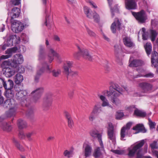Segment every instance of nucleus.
<instances>
[{
  "label": "nucleus",
  "mask_w": 158,
  "mask_h": 158,
  "mask_svg": "<svg viewBox=\"0 0 158 158\" xmlns=\"http://www.w3.org/2000/svg\"><path fill=\"white\" fill-rule=\"evenodd\" d=\"M134 114L137 116L144 118L146 116L147 114L145 112H143L136 109L134 111Z\"/></svg>",
  "instance_id": "obj_35"
},
{
  "label": "nucleus",
  "mask_w": 158,
  "mask_h": 158,
  "mask_svg": "<svg viewBox=\"0 0 158 158\" xmlns=\"http://www.w3.org/2000/svg\"><path fill=\"white\" fill-rule=\"evenodd\" d=\"M5 82L4 79L0 77V89L2 88V86L4 87Z\"/></svg>",
  "instance_id": "obj_59"
},
{
  "label": "nucleus",
  "mask_w": 158,
  "mask_h": 158,
  "mask_svg": "<svg viewBox=\"0 0 158 158\" xmlns=\"http://www.w3.org/2000/svg\"><path fill=\"white\" fill-rule=\"evenodd\" d=\"M15 82L16 84H21V83L23 79V76L20 73H18L15 76L14 78Z\"/></svg>",
  "instance_id": "obj_30"
},
{
  "label": "nucleus",
  "mask_w": 158,
  "mask_h": 158,
  "mask_svg": "<svg viewBox=\"0 0 158 158\" xmlns=\"http://www.w3.org/2000/svg\"><path fill=\"white\" fill-rule=\"evenodd\" d=\"M45 56L44 48L43 46L40 45V46L39 59L41 60L43 59Z\"/></svg>",
  "instance_id": "obj_37"
},
{
  "label": "nucleus",
  "mask_w": 158,
  "mask_h": 158,
  "mask_svg": "<svg viewBox=\"0 0 158 158\" xmlns=\"http://www.w3.org/2000/svg\"><path fill=\"white\" fill-rule=\"evenodd\" d=\"M145 50L148 56L151 54L152 51V45L151 43H147L144 46Z\"/></svg>",
  "instance_id": "obj_34"
},
{
  "label": "nucleus",
  "mask_w": 158,
  "mask_h": 158,
  "mask_svg": "<svg viewBox=\"0 0 158 158\" xmlns=\"http://www.w3.org/2000/svg\"><path fill=\"white\" fill-rule=\"evenodd\" d=\"M101 107L100 103L95 105L92 111L93 113L97 114L100 113L101 111Z\"/></svg>",
  "instance_id": "obj_40"
},
{
  "label": "nucleus",
  "mask_w": 158,
  "mask_h": 158,
  "mask_svg": "<svg viewBox=\"0 0 158 158\" xmlns=\"http://www.w3.org/2000/svg\"><path fill=\"white\" fill-rule=\"evenodd\" d=\"M45 21L44 23L45 25L47 26H48V22H49L50 20V16L49 15H46V18H45Z\"/></svg>",
  "instance_id": "obj_60"
},
{
  "label": "nucleus",
  "mask_w": 158,
  "mask_h": 158,
  "mask_svg": "<svg viewBox=\"0 0 158 158\" xmlns=\"http://www.w3.org/2000/svg\"><path fill=\"white\" fill-rule=\"evenodd\" d=\"M151 57V62L152 66L155 68L158 65V53L153 49Z\"/></svg>",
  "instance_id": "obj_17"
},
{
  "label": "nucleus",
  "mask_w": 158,
  "mask_h": 158,
  "mask_svg": "<svg viewBox=\"0 0 158 158\" xmlns=\"http://www.w3.org/2000/svg\"><path fill=\"white\" fill-rule=\"evenodd\" d=\"M44 65L45 68V71L46 72L48 73H52V75L53 76L55 77H58L60 73V71L56 70H53L51 71V69H50L49 65L46 62H44Z\"/></svg>",
  "instance_id": "obj_23"
},
{
  "label": "nucleus",
  "mask_w": 158,
  "mask_h": 158,
  "mask_svg": "<svg viewBox=\"0 0 158 158\" xmlns=\"http://www.w3.org/2000/svg\"><path fill=\"white\" fill-rule=\"evenodd\" d=\"M27 95V93L26 91L22 90L19 92H17L15 95L16 99L20 101L21 104L23 105H24L27 107H29L30 106V104H27V99L26 98V96Z\"/></svg>",
  "instance_id": "obj_8"
},
{
  "label": "nucleus",
  "mask_w": 158,
  "mask_h": 158,
  "mask_svg": "<svg viewBox=\"0 0 158 158\" xmlns=\"http://www.w3.org/2000/svg\"><path fill=\"white\" fill-rule=\"evenodd\" d=\"M17 125L19 129H22L26 128L27 126L26 122L21 119H19L18 120Z\"/></svg>",
  "instance_id": "obj_29"
},
{
  "label": "nucleus",
  "mask_w": 158,
  "mask_h": 158,
  "mask_svg": "<svg viewBox=\"0 0 158 158\" xmlns=\"http://www.w3.org/2000/svg\"><path fill=\"white\" fill-rule=\"evenodd\" d=\"M125 7L128 10H135L137 8L135 0H125Z\"/></svg>",
  "instance_id": "obj_18"
},
{
  "label": "nucleus",
  "mask_w": 158,
  "mask_h": 158,
  "mask_svg": "<svg viewBox=\"0 0 158 158\" xmlns=\"http://www.w3.org/2000/svg\"><path fill=\"white\" fill-rule=\"evenodd\" d=\"M19 136L21 139H24L26 136L23 131H19Z\"/></svg>",
  "instance_id": "obj_55"
},
{
  "label": "nucleus",
  "mask_w": 158,
  "mask_h": 158,
  "mask_svg": "<svg viewBox=\"0 0 158 158\" xmlns=\"http://www.w3.org/2000/svg\"><path fill=\"white\" fill-rule=\"evenodd\" d=\"M16 105V104L15 101V103L12 106H8V108H10L9 110L6 113V115L8 117H10L15 115L16 110L15 107Z\"/></svg>",
  "instance_id": "obj_24"
},
{
  "label": "nucleus",
  "mask_w": 158,
  "mask_h": 158,
  "mask_svg": "<svg viewBox=\"0 0 158 158\" xmlns=\"http://www.w3.org/2000/svg\"><path fill=\"white\" fill-rule=\"evenodd\" d=\"M33 107H31L28 110L26 114V115L28 118H30V117L32 116L33 115Z\"/></svg>",
  "instance_id": "obj_43"
},
{
  "label": "nucleus",
  "mask_w": 158,
  "mask_h": 158,
  "mask_svg": "<svg viewBox=\"0 0 158 158\" xmlns=\"http://www.w3.org/2000/svg\"><path fill=\"white\" fill-rule=\"evenodd\" d=\"M143 64V62L140 60L133 59L130 63L129 66L130 67H137L141 66Z\"/></svg>",
  "instance_id": "obj_26"
},
{
  "label": "nucleus",
  "mask_w": 158,
  "mask_h": 158,
  "mask_svg": "<svg viewBox=\"0 0 158 158\" xmlns=\"http://www.w3.org/2000/svg\"><path fill=\"white\" fill-rule=\"evenodd\" d=\"M77 48L79 51L75 52L73 55L74 57L75 58L79 59L80 56L82 55L84 58L88 59L89 60H92V57L89 54L87 49H81L78 46H77Z\"/></svg>",
  "instance_id": "obj_7"
},
{
  "label": "nucleus",
  "mask_w": 158,
  "mask_h": 158,
  "mask_svg": "<svg viewBox=\"0 0 158 158\" xmlns=\"http://www.w3.org/2000/svg\"><path fill=\"white\" fill-rule=\"evenodd\" d=\"M21 10L19 8L14 7L12 8L10 12H8V14L11 16L10 19H14L15 18L18 17L20 15Z\"/></svg>",
  "instance_id": "obj_19"
},
{
  "label": "nucleus",
  "mask_w": 158,
  "mask_h": 158,
  "mask_svg": "<svg viewBox=\"0 0 158 158\" xmlns=\"http://www.w3.org/2000/svg\"><path fill=\"white\" fill-rule=\"evenodd\" d=\"M7 98V99L4 101L3 97H0V105L5 108H7L8 106H12L15 103V100L13 98Z\"/></svg>",
  "instance_id": "obj_14"
},
{
  "label": "nucleus",
  "mask_w": 158,
  "mask_h": 158,
  "mask_svg": "<svg viewBox=\"0 0 158 158\" xmlns=\"http://www.w3.org/2000/svg\"><path fill=\"white\" fill-rule=\"evenodd\" d=\"M16 38V35H10L5 40L3 45H1V48L3 51L5 50L6 47L13 46L14 40Z\"/></svg>",
  "instance_id": "obj_12"
},
{
  "label": "nucleus",
  "mask_w": 158,
  "mask_h": 158,
  "mask_svg": "<svg viewBox=\"0 0 158 158\" xmlns=\"http://www.w3.org/2000/svg\"><path fill=\"white\" fill-rule=\"evenodd\" d=\"M158 25V21L156 19H152L151 20V25L153 27H155Z\"/></svg>",
  "instance_id": "obj_47"
},
{
  "label": "nucleus",
  "mask_w": 158,
  "mask_h": 158,
  "mask_svg": "<svg viewBox=\"0 0 158 158\" xmlns=\"http://www.w3.org/2000/svg\"><path fill=\"white\" fill-rule=\"evenodd\" d=\"M139 85L142 90V92L144 93H150L152 92L153 89L152 85L149 82H141L139 84Z\"/></svg>",
  "instance_id": "obj_10"
},
{
  "label": "nucleus",
  "mask_w": 158,
  "mask_h": 158,
  "mask_svg": "<svg viewBox=\"0 0 158 158\" xmlns=\"http://www.w3.org/2000/svg\"><path fill=\"white\" fill-rule=\"evenodd\" d=\"M47 0H41L42 3L43 5L45 6V13H46V12L47 11Z\"/></svg>",
  "instance_id": "obj_61"
},
{
  "label": "nucleus",
  "mask_w": 158,
  "mask_h": 158,
  "mask_svg": "<svg viewBox=\"0 0 158 158\" xmlns=\"http://www.w3.org/2000/svg\"><path fill=\"white\" fill-rule=\"evenodd\" d=\"M107 96H111V100L112 103L117 106L120 103V101L118 97L122 94L123 89L116 83L113 84L109 88V91H107Z\"/></svg>",
  "instance_id": "obj_2"
},
{
  "label": "nucleus",
  "mask_w": 158,
  "mask_h": 158,
  "mask_svg": "<svg viewBox=\"0 0 158 158\" xmlns=\"http://www.w3.org/2000/svg\"><path fill=\"white\" fill-rule=\"evenodd\" d=\"M132 15L138 22L140 23H145L148 19L147 15L143 10L138 12H132Z\"/></svg>",
  "instance_id": "obj_6"
},
{
  "label": "nucleus",
  "mask_w": 158,
  "mask_h": 158,
  "mask_svg": "<svg viewBox=\"0 0 158 158\" xmlns=\"http://www.w3.org/2000/svg\"><path fill=\"white\" fill-rule=\"evenodd\" d=\"M17 50L18 48L17 47H14L12 48L8 49L6 51V53L8 55H2L1 56V58L3 59L8 58L12 55V53L15 52Z\"/></svg>",
  "instance_id": "obj_20"
},
{
  "label": "nucleus",
  "mask_w": 158,
  "mask_h": 158,
  "mask_svg": "<svg viewBox=\"0 0 158 158\" xmlns=\"http://www.w3.org/2000/svg\"><path fill=\"white\" fill-rule=\"evenodd\" d=\"M132 125V123L131 122H129L126 125V127H125V129H126H126H129L131 127Z\"/></svg>",
  "instance_id": "obj_62"
},
{
  "label": "nucleus",
  "mask_w": 158,
  "mask_h": 158,
  "mask_svg": "<svg viewBox=\"0 0 158 158\" xmlns=\"http://www.w3.org/2000/svg\"><path fill=\"white\" fill-rule=\"evenodd\" d=\"M123 42L124 44L127 47L131 48L134 46L131 40L127 37H125L123 39Z\"/></svg>",
  "instance_id": "obj_28"
},
{
  "label": "nucleus",
  "mask_w": 158,
  "mask_h": 158,
  "mask_svg": "<svg viewBox=\"0 0 158 158\" xmlns=\"http://www.w3.org/2000/svg\"><path fill=\"white\" fill-rule=\"evenodd\" d=\"M52 102V95L51 94H48L44 99L43 107L44 110H48L51 105Z\"/></svg>",
  "instance_id": "obj_15"
},
{
  "label": "nucleus",
  "mask_w": 158,
  "mask_h": 158,
  "mask_svg": "<svg viewBox=\"0 0 158 158\" xmlns=\"http://www.w3.org/2000/svg\"><path fill=\"white\" fill-rule=\"evenodd\" d=\"M74 91L73 90L70 91L68 93V96L70 98H72L73 96Z\"/></svg>",
  "instance_id": "obj_63"
},
{
  "label": "nucleus",
  "mask_w": 158,
  "mask_h": 158,
  "mask_svg": "<svg viewBox=\"0 0 158 158\" xmlns=\"http://www.w3.org/2000/svg\"><path fill=\"white\" fill-rule=\"evenodd\" d=\"M89 3L94 8H97V6L96 5L93 1H89Z\"/></svg>",
  "instance_id": "obj_64"
},
{
  "label": "nucleus",
  "mask_w": 158,
  "mask_h": 158,
  "mask_svg": "<svg viewBox=\"0 0 158 158\" xmlns=\"http://www.w3.org/2000/svg\"><path fill=\"white\" fill-rule=\"evenodd\" d=\"M144 140L143 139L137 143L128 148L127 149L128 152L127 155L128 156L133 157L136 154V158H143V154L142 153V147L144 144Z\"/></svg>",
  "instance_id": "obj_3"
},
{
  "label": "nucleus",
  "mask_w": 158,
  "mask_h": 158,
  "mask_svg": "<svg viewBox=\"0 0 158 158\" xmlns=\"http://www.w3.org/2000/svg\"><path fill=\"white\" fill-rule=\"evenodd\" d=\"M107 137L111 140L113 143H116V133L112 123L109 124L107 128Z\"/></svg>",
  "instance_id": "obj_11"
},
{
  "label": "nucleus",
  "mask_w": 158,
  "mask_h": 158,
  "mask_svg": "<svg viewBox=\"0 0 158 158\" xmlns=\"http://www.w3.org/2000/svg\"><path fill=\"white\" fill-rule=\"evenodd\" d=\"M157 31L152 29L150 30V37L152 42H154L158 35Z\"/></svg>",
  "instance_id": "obj_31"
},
{
  "label": "nucleus",
  "mask_w": 158,
  "mask_h": 158,
  "mask_svg": "<svg viewBox=\"0 0 158 158\" xmlns=\"http://www.w3.org/2000/svg\"><path fill=\"white\" fill-rule=\"evenodd\" d=\"M73 64L72 61H67L64 64L63 73L67 76H73L77 75V72L71 71V68Z\"/></svg>",
  "instance_id": "obj_9"
},
{
  "label": "nucleus",
  "mask_w": 158,
  "mask_h": 158,
  "mask_svg": "<svg viewBox=\"0 0 158 158\" xmlns=\"http://www.w3.org/2000/svg\"><path fill=\"white\" fill-rule=\"evenodd\" d=\"M11 27L14 33H19L22 31L24 28V25L20 21L14 19H10Z\"/></svg>",
  "instance_id": "obj_5"
},
{
  "label": "nucleus",
  "mask_w": 158,
  "mask_h": 158,
  "mask_svg": "<svg viewBox=\"0 0 158 158\" xmlns=\"http://www.w3.org/2000/svg\"><path fill=\"white\" fill-rule=\"evenodd\" d=\"M102 155L101 148L99 147H97L94 150L93 156L95 158L100 157Z\"/></svg>",
  "instance_id": "obj_32"
},
{
  "label": "nucleus",
  "mask_w": 158,
  "mask_h": 158,
  "mask_svg": "<svg viewBox=\"0 0 158 158\" xmlns=\"http://www.w3.org/2000/svg\"><path fill=\"white\" fill-rule=\"evenodd\" d=\"M113 152L114 153L118 155H121L123 153V151L122 150H114L113 151Z\"/></svg>",
  "instance_id": "obj_57"
},
{
  "label": "nucleus",
  "mask_w": 158,
  "mask_h": 158,
  "mask_svg": "<svg viewBox=\"0 0 158 158\" xmlns=\"http://www.w3.org/2000/svg\"><path fill=\"white\" fill-rule=\"evenodd\" d=\"M82 148L84 156L86 157H89L91 154L92 148L91 143L88 141H85L83 144Z\"/></svg>",
  "instance_id": "obj_13"
},
{
  "label": "nucleus",
  "mask_w": 158,
  "mask_h": 158,
  "mask_svg": "<svg viewBox=\"0 0 158 158\" xmlns=\"http://www.w3.org/2000/svg\"><path fill=\"white\" fill-rule=\"evenodd\" d=\"M2 128L4 131H10L12 129L11 125L6 122H4L3 123Z\"/></svg>",
  "instance_id": "obj_38"
},
{
  "label": "nucleus",
  "mask_w": 158,
  "mask_h": 158,
  "mask_svg": "<svg viewBox=\"0 0 158 158\" xmlns=\"http://www.w3.org/2000/svg\"><path fill=\"white\" fill-rule=\"evenodd\" d=\"M64 114V117L67 120L72 118L71 114L68 111H65Z\"/></svg>",
  "instance_id": "obj_49"
},
{
  "label": "nucleus",
  "mask_w": 158,
  "mask_h": 158,
  "mask_svg": "<svg viewBox=\"0 0 158 158\" xmlns=\"http://www.w3.org/2000/svg\"><path fill=\"white\" fill-rule=\"evenodd\" d=\"M142 39L143 40H146L148 39V32L142 33Z\"/></svg>",
  "instance_id": "obj_54"
},
{
  "label": "nucleus",
  "mask_w": 158,
  "mask_h": 158,
  "mask_svg": "<svg viewBox=\"0 0 158 158\" xmlns=\"http://www.w3.org/2000/svg\"><path fill=\"white\" fill-rule=\"evenodd\" d=\"M132 129L133 130L137 131L136 133L140 132L145 133L147 131V130L145 129L144 125L142 124L139 123L137 124Z\"/></svg>",
  "instance_id": "obj_25"
},
{
  "label": "nucleus",
  "mask_w": 158,
  "mask_h": 158,
  "mask_svg": "<svg viewBox=\"0 0 158 158\" xmlns=\"http://www.w3.org/2000/svg\"><path fill=\"white\" fill-rule=\"evenodd\" d=\"M90 135L93 137H97L98 139H101L102 135L98 133L97 131L94 130L92 131H90Z\"/></svg>",
  "instance_id": "obj_39"
},
{
  "label": "nucleus",
  "mask_w": 158,
  "mask_h": 158,
  "mask_svg": "<svg viewBox=\"0 0 158 158\" xmlns=\"http://www.w3.org/2000/svg\"><path fill=\"white\" fill-rule=\"evenodd\" d=\"M12 141L13 142L15 143V146L19 151L22 152L25 151V148L23 147V146L20 145L19 142L17 141L15 138H13Z\"/></svg>",
  "instance_id": "obj_33"
},
{
  "label": "nucleus",
  "mask_w": 158,
  "mask_h": 158,
  "mask_svg": "<svg viewBox=\"0 0 158 158\" xmlns=\"http://www.w3.org/2000/svg\"><path fill=\"white\" fill-rule=\"evenodd\" d=\"M93 18L95 22L97 23H98L99 22L100 17L97 13H95V14L93 15Z\"/></svg>",
  "instance_id": "obj_48"
},
{
  "label": "nucleus",
  "mask_w": 158,
  "mask_h": 158,
  "mask_svg": "<svg viewBox=\"0 0 158 158\" xmlns=\"http://www.w3.org/2000/svg\"><path fill=\"white\" fill-rule=\"evenodd\" d=\"M33 132H29L27 133L26 134V136L28 139V140L29 141H31L32 140V139L31 138V136L33 135Z\"/></svg>",
  "instance_id": "obj_58"
},
{
  "label": "nucleus",
  "mask_w": 158,
  "mask_h": 158,
  "mask_svg": "<svg viewBox=\"0 0 158 158\" xmlns=\"http://www.w3.org/2000/svg\"><path fill=\"white\" fill-rule=\"evenodd\" d=\"M68 122V125L69 127L71 129L74 124L72 118H71L67 120Z\"/></svg>",
  "instance_id": "obj_50"
},
{
  "label": "nucleus",
  "mask_w": 158,
  "mask_h": 158,
  "mask_svg": "<svg viewBox=\"0 0 158 158\" xmlns=\"http://www.w3.org/2000/svg\"><path fill=\"white\" fill-rule=\"evenodd\" d=\"M23 60V55L19 54L14 55L13 60H8L3 62V64L8 66L5 68L4 74L7 77H12L17 72L19 64H22Z\"/></svg>",
  "instance_id": "obj_1"
},
{
  "label": "nucleus",
  "mask_w": 158,
  "mask_h": 158,
  "mask_svg": "<svg viewBox=\"0 0 158 158\" xmlns=\"http://www.w3.org/2000/svg\"><path fill=\"white\" fill-rule=\"evenodd\" d=\"M21 1V0H11L10 2V3L12 5H18L20 4Z\"/></svg>",
  "instance_id": "obj_46"
},
{
  "label": "nucleus",
  "mask_w": 158,
  "mask_h": 158,
  "mask_svg": "<svg viewBox=\"0 0 158 158\" xmlns=\"http://www.w3.org/2000/svg\"><path fill=\"white\" fill-rule=\"evenodd\" d=\"M23 85H22L21 84H16L14 87V89L16 91L18 92L23 90Z\"/></svg>",
  "instance_id": "obj_44"
},
{
  "label": "nucleus",
  "mask_w": 158,
  "mask_h": 158,
  "mask_svg": "<svg viewBox=\"0 0 158 158\" xmlns=\"http://www.w3.org/2000/svg\"><path fill=\"white\" fill-rule=\"evenodd\" d=\"M126 129L124 127H123L121 129L120 132V139L121 140H125V139H123V138L125 137V132Z\"/></svg>",
  "instance_id": "obj_45"
},
{
  "label": "nucleus",
  "mask_w": 158,
  "mask_h": 158,
  "mask_svg": "<svg viewBox=\"0 0 158 158\" xmlns=\"http://www.w3.org/2000/svg\"><path fill=\"white\" fill-rule=\"evenodd\" d=\"M154 77V74L151 73H149L145 75H143V77L152 78Z\"/></svg>",
  "instance_id": "obj_56"
},
{
  "label": "nucleus",
  "mask_w": 158,
  "mask_h": 158,
  "mask_svg": "<svg viewBox=\"0 0 158 158\" xmlns=\"http://www.w3.org/2000/svg\"><path fill=\"white\" fill-rule=\"evenodd\" d=\"M86 30L88 34L90 36L92 37L95 36L96 34L93 31L87 27L86 28Z\"/></svg>",
  "instance_id": "obj_52"
},
{
  "label": "nucleus",
  "mask_w": 158,
  "mask_h": 158,
  "mask_svg": "<svg viewBox=\"0 0 158 158\" xmlns=\"http://www.w3.org/2000/svg\"><path fill=\"white\" fill-rule=\"evenodd\" d=\"M116 25H117V28L118 30L120 31L122 29L121 27V23L119 21V20L118 19L117 23H116L115 21L112 24L110 27L111 30L112 32L113 33H116Z\"/></svg>",
  "instance_id": "obj_21"
},
{
  "label": "nucleus",
  "mask_w": 158,
  "mask_h": 158,
  "mask_svg": "<svg viewBox=\"0 0 158 158\" xmlns=\"http://www.w3.org/2000/svg\"><path fill=\"white\" fill-rule=\"evenodd\" d=\"M14 82L13 81L9 79L7 82L4 83V87L5 89L4 94L7 98H13L14 93L12 89L13 88Z\"/></svg>",
  "instance_id": "obj_4"
},
{
  "label": "nucleus",
  "mask_w": 158,
  "mask_h": 158,
  "mask_svg": "<svg viewBox=\"0 0 158 158\" xmlns=\"http://www.w3.org/2000/svg\"><path fill=\"white\" fill-rule=\"evenodd\" d=\"M148 121L149 122V126L151 129H153L155 128L156 123L155 122H152L150 119H148Z\"/></svg>",
  "instance_id": "obj_53"
},
{
  "label": "nucleus",
  "mask_w": 158,
  "mask_h": 158,
  "mask_svg": "<svg viewBox=\"0 0 158 158\" xmlns=\"http://www.w3.org/2000/svg\"><path fill=\"white\" fill-rule=\"evenodd\" d=\"M49 62L51 63L54 59V57H58V54L53 49L51 48L50 49L48 55Z\"/></svg>",
  "instance_id": "obj_27"
},
{
  "label": "nucleus",
  "mask_w": 158,
  "mask_h": 158,
  "mask_svg": "<svg viewBox=\"0 0 158 158\" xmlns=\"http://www.w3.org/2000/svg\"><path fill=\"white\" fill-rule=\"evenodd\" d=\"M84 10L85 14L86 15L87 18L89 19H91L92 18V11L87 6H85L84 8Z\"/></svg>",
  "instance_id": "obj_36"
},
{
  "label": "nucleus",
  "mask_w": 158,
  "mask_h": 158,
  "mask_svg": "<svg viewBox=\"0 0 158 158\" xmlns=\"http://www.w3.org/2000/svg\"><path fill=\"white\" fill-rule=\"evenodd\" d=\"M45 71V68L44 66V63L42 64V67L37 72L36 75L34 77V81L35 82L38 83L39 81V79L41 75Z\"/></svg>",
  "instance_id": "obj_22"
},
{
  "label": "nucleus",
  "mask_w": 158,
  "mask_h": 158,
  "mask_svg": "<svg viewBox=\"0 0 158 158\" xmlns=\"http://www.w3.org/2000/svg\"><path fill=\"white\" fill-rule=\"evenodd\" d=\"M111 13L112 17H113L114 15V12L119 13V9L117 5H115L112 8H111Z\"/></svg>",
  "instance_id": "obj_41"
},
{
  "label": "nucleus",
  "mask_w": 158,
  "mask_h": 158,
  "mask_svg": "<svg viewBox=\"0 0 158 158\" xmlns=\"http://www.w3.org/2000/svg\"><path fill=\"white\" fill-rule=\"evenodd\" d=\"M63 154L64 156L67 158H69L73 156L72 152V151H69L67 150H65Z\"/></svg>",
  "instance_id": "obj_42"
},
{
  "label": "nucleus",
  "mask_w": 158,
  "mask_h": 158,
  "mask_svg": "<svg viewBox=\"0 0 158 158\" xmlns=\"http://www.w3.org/2000/svg\"><path fill=\"white\" fill-rule=\"evenodd\" d=\"M124 115V114L123 112H118L116 115L115 118L116 119H120Z\"/></svg>",
  "instance_id": "obj_51"
},
{
  "label": "nucleus",
  "mask_w": 158,
  "mask_h": 158,
  "mask_svg": "<svg viewBox=\"0 0 158 158\" xmlns=\"http://www.w3.org/2000/svg\"><path fill=\"white\" fill-rule=\"evenodd\" d=\"M43 91V88H38L32 92L31 94L32 95H33V99L35 102H36L40 99Z\"/></svg>",
  "instance_id": "obj_16"
}]
</instances>
